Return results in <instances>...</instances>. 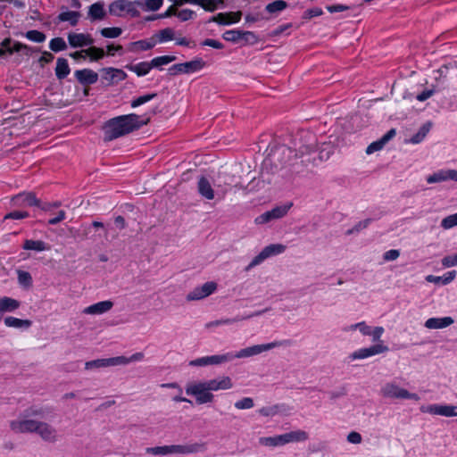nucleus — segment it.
I'll list each match as a JSON object with an SVG mask.
<instances>
[{
  "instance_id": "nucleus-42",
  "label": "nucleus",
  "mask_w": 457,
  "mask_h": 457,
  "mask_svg": "<svg viewBox=\"0 0 457 457\" xmlns=\"http://www.w3.org/2000/svg\"><path fill=\"white\" fill-rule=\"evenodd\" d=\"M287 7V3L283 0H276L266 5L265 10L271 14H277Z\"/></svg>"
},
{
  "instance_id": "nucleus-11",
  "label": "nucleus",
  "mask_w": 457,
  "mask_h": 457,
  "mask_svg": "<svg viewBox=\"0 0 457 457\" xmlns=\"http://www.w3.org/2000/svg\"><path fill=\"white\" fill-rule=\"evenodd\" d=\"M217 289V283L208 281L192 289L186 296L187 301H199L212 295Z\"/></svg>"
},
{
  "instance_id": "nucleus-38",
  "label": "nucleus",
  "mask_w": 457,
  "mask_h": 457,
  "mask_svg": "<svg viewBox=\"0 0 457 457\" xmlns=\"http://www.w3.org/2000/svg\"><path fill=\"white\" fill-rule=\"evenodd\" d=\"M80 14L75 11H65L58 15L61 21H68L71 25L75 26L79 22Z\"/></svg>"
},
{
  "instance_id": "nucleus-15",
  "label": "nucleus",
  "mask_w": 457,
  "mask_h": 457,
  "mask_svg": "<svg viewBox=\"0 0 457 457\" xmlns=\"http://www.w3.org/2000/svg\"><path fill=\"white\" fill-rule=\"evenodd\" d=\"M197 192L206 200H213L217 197L216 188L213 186L212 179L201 176L197 180Z\"/></svg>"
},
{
  "instance_id": "nucleus-63",
  "label": "nucleus",
  "mask_w": 457,
  "mask_h": 457,
  "mask_svg": "<svg viewBox=\"0 0 457 457\" xmlns=\"http://www.w3.org/2000/svg\"><path fill=\"white\" fill-rule=\"evenodd\" d=\"M201 45L202 46H211V47L215 48V49H222L224 47L222 43H220L218 40L212 39V38H207V39L204 40L201 43Z\"/></svg>"
},
{
  "instance_id": "nucleus-9",
  "label": "nucleus",
  "mask_w": 457,
  "mask_h": 457,
  "mask_svg": "<svg viewBox=\"0 0 457 457\" xmlns=\"http://www.w3.org/2000/svg\"><path fill=\"white\" fill-rule=\"evenodd\" d=\"M422 413H428L433 416H442L445 418L457 417V405L431 403L420 406Z\"/></svg>"
},
{
  "instance_id": "nucleus-19",
  "label": "nucleus",
  "mask_w": 457,
  "mask_h": 457,
  "mask_svg": "<svg viewBox=\"0 0 457 457\" xmlns=\"http://www.w3.org/2000/svg\"><path fill=\"white\" fill-rule=\"evenodd\" d=\"M68 41L75 48L92 46L94 43L92 37L85 33H69Z\"/></svg>"
},
{
  "instance_id": "nucleus-41",
  "label": "nucleus",
  "mask_w": 457,
  "mask_h": 457,
  "mask_svg": "<svg viewBox=\"0 0 457 457\" xmlns=\"http://www.w3.org/2000/svg\"><path fill=\"white\" fill-rule=\"evenodd\" d=\"M88 15L92 20H103L105 17V11L102 4L96 3L89 7Z\"/></svg>"
},
{
  "instance_id": "nucleus-64",
  "label": "nucleus",
  "mask_w": 457,
  "mask_h": 457,
  "mask_svg": "<svg viewBox=\"0 0 457 457\" xmlns=\"http://www.w3.org/2000/svg\"><path fill=\"white\" fill-rule=\"evenodd\" d=\"M218 175L221 178H223V179L225 181H227L228 185L229 187H232L233 184H236V179H235V176L233 174H231L230 172H227V171H220L218 173Z\"/></svg>"
},
{
  "instance_id": "nucleus-14",
  "label": "nucleus",
  "mask_w": 457,
  "mask_h": 457,
  "mask_svg": "<svg viewBox=\"0 0 457 457\" xmlns=\"http://www.w3.org/2000/svg\"><path fill=\"white\" fill-rule=\"evenodd\" d=\"M36 428L35 433H37L42 440L49 443H54L58 440V431L52 425L38 420Z\"/></svg>"
},
{
  "instance_id": "nucleus-21",
  "label": "nucleus",
  "mask_w": 457,
  "mask_h": 457,
  "mask_svg": "<svg viewBox=\"0 0 457 457\" xmlns=\"http://www.w3.org/2000/svg\"><path fill=\"white\" fill-rule=\"evenodd\" d=\"M207 386L211 391L228 390L232 388L233 383L229 377L223 376L213 379L206 380Z\"/></svg>"
},
{
  "instance_id": "nucleus-59",
  "label": "nucleus",
  "mask_w": 457,
  "mask_h": 457,
  "mask_svg": "<svg viewBox=\"0 0 457 457\" xmlns=\"http://www.w3.org/2000/svg\"><path fill=\"white\" fill-rule=\"evenodd\" d=\"M384 328L383 327H375V328H371V333H370L369 336H370L372 337V341L373 342H377V344L378 343H382L380 338L382 337V335L384 334Z\"/></svg>"
},
{
  "instance_id": "nucleus-50",
  "label": "nucleus",
  "mask_w": 457,
  "mask_h": 457,
  "mask_svg": "<svg viewBox=\"0 0 457 457\" xmlns=\"http://www.w3.org/2000/svg\"><path fill=\"white\" fill-rule=\"evenodd\" d=\"M156 94H148V95H145V96H141L134 100L131 101V107L132 108H136V107H138L142 104H145L146 103H148L149 101H151L152 99H154V97H156Z\"/></svg>"
},
{
  "instance_id": "nucleus-3",
  "label": "nucleus",
  "mask_w": 457,
  "mask_h": 457,
  "mask_svg": "<svg viewBox=\"0 0 457 457\" xmlns=\"http://www.w3.org/2000/svg\"><path fill=\"white\" fill-rule=\"evenodd\" d=\"M32 416H41V411L33 408L25 411L16 420L10 421L11 429L17 434L35 433L38 420L30 419Z\"/></svg>"
},
{
  "instance_id": "nucleus-13",
  "label": "nucleus",
  "mask_w": 457,
  "mask_h": 457,
  "mask_svg": "<svg viewBox=\"0 0 457 457\" xmlns=\"http://www.w3.org/2000/svg\"><path fill=\"white\" fill-rule=\"evenodd\" d=\"M291 206H292V204L277 206V207L273 208L272 210L268 211V212L261 214L260 216H258L255 219V222L257 224H264L270 220L280 219L287 213V212Z\"/></svg>"
},
{
  "instance_id": "nucleus-6",
  "label": "nucleus",
  "mask_w": 457,
  "mask_h": 457,
  "mask_svg": "<svg viewBox=\"0 0 457 457\" xmlns=\"http://www.w3.org/2000/svg\"><path fill=\"white\" fill-rule=\"evenodd\" d=\"M292 345V341L289 339H284V340H278V341H273L268 344H262V345H252L244 349H241L240 351L237 353H233V359L235 358H248L254 355H258L263 352L271 350L276 347H288Z\"/></svg>"
},
{
  "instance_id": "nucleus-56",
  "label": "nucleus",
  "mask_w": 457,
  "mask_h": 457,
  "mask_svg": "<svg viewBox=\"0 0 457 457\" xmlns=\"http://www.w3.org/2000/svg\"><path fill=\"white\" fill-rule=\"evenodd\" d=\"M108 367L110 366H120L129 364L128 357L126 356H117L106 359Z\"/></svg>"
},
{
  "instance_id": "nucleus-51",
  "label": "nucleus",
  "mask_w": 457,
  "mask_h": 457,
  "mask_svg": "<svg viewBox=\"0 0 457 457\" xmlns=\"http://www.w3.org/2000/svg\"><path fill=\"white\" fill-rule=\"evenodd\" d=\"M108 367L106 359H96L85 363L86 370L100 369Z\"/></svg>"
},
{
  "instance_id": "nucleus-2",
  "label": "nucleus",
  "mask_w": 457,
  "mask_h": 457,
  "mask_svg": "<svg viewBox=\"0 0 457 457\" xmlns=\"http://www.w3.org/2000/svg\"><path fill=\"white\" fill-rule=\"evenodd\" d=\"M148 119L143 120L135 113L120 115L105 122L104 126V139L113 140L127 135L146 124Z\"/></svg>"
},
{
  "instance_id": "nucleus-18",
  "label": "nucleus",
  "mask_w": 457,
  "mask_h": 457,
  "mask_svg": "<svg viewBox=\"0 0 457 457\" xmlns=\"http://www.w3.org/2000/svg\"><path fill=\"white\" fill-rule=\"evenodd\" d=\"M12 204L16 207H28L38 205L39 201L33 193H21L12 198Z\"/></svg>"
},
{
  "instance_id": "nucleus-44",
  "label": "nucleus",
  "mask_w": 457,
  "mask_h": 457,
  "mask_svg": "<svg viewBox=\"0 0 457 457\" xmlns=\"http://www.w3.org/2000/svg\"><path fill=\"white\" fill-rule=\"evenodd\" d=\"M84 54L92 61L102 59L104 56V51L102 48L90 46L89 48L84 50Z\"/></svg>"
},
{
  "instance_id": "nucleus-35",
  "label": "nucleus",
  "mask_w": 457,
  "mask_h": 457,
  "mask_svg": "<svg viewBox=\"0 0 457 457\" xmlns=\"http://www.w3.org/2000/svg\"><path fill=\"white\" fill-rule=\"evenodd\" d=\"M431 128V124L429 122L423 124L419 131L413 135L409 140L406 142L411 144H419L424 140V138L427 137L428 133L429 132Z\"/></svg>"
},
{
  "instance_id": "nucleus-32",
  "label": "nucleus",
  "mask_w": 457,
  "mask_h": 457,
  "mask_svg": "<svg viewBox=\"0 0 457 457\" xmlns=\"http://www.w3.org/2000/svg\"><path fill=\"white\" fill-rule=\"evenodd\" d=\"M21 306L18 300L4 296L0 297V311L4 312H12Z\"/></svg>"
},
{
  "instance_id": "nucleus-12",
  "label": "nucleus",
  "mask_w": 457,
  "mask_h": 457,
  "mask_svg": "<svg viewBox=\"0 0 457 457\" xmlns=\"http://www.w3.org/2000/svg\"><path fill=\"white\" fill-rule=\"evenodd\" d=\"M388 351V347L383 343L373 345L370 347L360 348L351 353L350 358L352 360H361L366 359L374 355H378Z\"/></svg>"
},
{
  "instance_id": "nucleus-61",
  "label": "nucleus",
  "mask_w": 457,
  "mask_h": 457,
  "mask_svg": "<svg viewBox=\"0 0 457 457\" xmlns=\"http://www.w3.org/2000/svg\"><path fill=\"white\" fill-rule=\"evenodd\" d=\"M28 216H29V214L27 212L14 211V212H11L7 213L4 219V220H7V219L21 220V219L27 218Z\"/></svg>"
},
{
  "instance_id": "nucleus-28",
  "label": "nucleus",
  "mask_w": 457,
  "mask_h": 457,
  "mask_svg": "<svg viewBox=\"0 0 457 457\" xmlns=\"http://www.w3.org/2000/svg\"><path fill=\"white\" fill-rule=\"evenodd\" d=\"M309 438L307 432L297 429L284 434L285 445L295 442H304Z\"/></svg>"
},
{
  "instance_id": "nucleus-31",
  "label": "nucleus",
  "mask_w": 457,
  "mask_h": 457,
  "mask_svg": "<svg viewBox=\"0 0 457 457\" xmlns=\"http://www.w3.org/2000/svg\"><path fill=\"white\" fill-rule=\"evenodd\" d=\"M212 183L216 188L217 197L219 199L224 198L226 194L231 188V187L228 185L227 181H225L223 178L220 177L218 174L215 178L212 179Z\"/></svg>"
},
{
  "instance_id": "nucleus-48",
  "label": "nucleus",
  "mask_w": 457,
  "mask_h": 457,
  "mask_svg": "<svg viewBox=\"0 0 457 457\" xmlns=\"http://www.w3.org/2000/svg\"><path fill=\"white\" fill-rule=\"evenodd\" d=\"M441 227L444 229H451L457 226V212L445 217L441 220Z\"/></svg>"
},
{
  "instance_id": "nucleus-23",
  "label": "nucleus",
  "mask_w": 457,
  "mask_h": 457,
  "mask_svg": "<svg viewBox=\"0 0 457 457\" xmlns=\"http://www.w3.org/2000/svg\"><path fill=\"white\" fill-rule=\"evenodd\" d=\"M451 317L429 318L425 321V327L428 329H442L453 324Z\"/></svg>"
},
{
  "instance_id": "nucleus-5",
  "label": "nucleus",
  "mask_w": 457,
  "mask_h": 457,
  "mask_svg": "<svg viewBox=\"0 0 457 457\" xmlns=\"http://www.w3.org/2000/svg\"><path fill=\"white\" fill-rule=\"evenodd\" d=\"M207 385L206 380L189 382L186 385V394L194 396L197 404L212 403L214 399V395L211 393Z\"/></svg>"
},
{
  "instance_id": "nucleus-43",
  "label": "nucleus",
  "mask_w": 457,
  "mask_h": 457,
  "mask_svg": "<svg viewBox=\"0 0 457 457\" xmlns=\"http://www.w3.org/2000/svg\"><path fill=\"white\" fill-rule=\"evenodd\" d=\"M175 60H176V56H174V55H162V56H158V57L152 59V61L150 62H151V66L153 69V68H159L162 65H167Z\"/></svg>"
},
{
  "instance_id": "nucleus-22",
  "label": "nucleus",
  "mask_w": 457,
  "mask_h": 457,
  "mask_svg": "<svg viewBox=\"0 0 457 457\" xmlns=\"http://www.w3.org/2000/svg\"><path fill=\"white\" fill-rule=\"evenodd\" d=\"M103 79L109 83H117L126 79L127 74L120 69L104 68L102 71Z\"/></svg>"
},
{
  "instance_id": "nucleus-29",
  "label": "nucleus",
  "mask_w": 457,
  "mask_h": 457,
  "mask_svg": "<svg viewBox=\"0 0 457 457\" xmlns=\"http://www.w3.org/2000/svg\"><path fill=\"white\" fill-rule=\"evenodd\" d=\"M287 246L282 244H271L262 249L257 257H270L279 255L285 253Z\"/></svg>"
},
{
  "instance_id": "nucleus-26",
  "label": "nucleus",
  "mask_w": 457,
  "mask_h": 457,
  "mask_svg": "<svg viewBox=\"0 0 457 457\" xmlns=\"http://www.w3.org/2000/svg\"><path fill=\"white\" fill-rule=\"evenodd\" d=\"M22 248L26 251L41 253L50 250L51 246L42 240L26 239L22 245Z\"/></svg>"
},
{
  "instance_id": "nucleus-7",
  "label": "nucleus",
  "mask_w": 457,
  "mask_h": 457,
  "mask_svg": "<svg viewBox=\"0 0 457 457\" xmlns=\"http://www.w3.org/2000/svg\"><path fill=\"white\" fill-rule=\"evenodd\" d=\"M137 5H142L139 1L116 0L109 5V12L114 16L120 17L125 13L130 14L132 17L139 16L137 9Z\"/></svg>"
},
{
  "instance_id": "nucleus-53",
  "label": "nucleus",
  "mask_w": 457,
  "mask_h": 457,
  "mask_svg": "<svg viewBox=\"0 0 457 457\" xmlns=\"http://www.w3.org/2000/svg\"><path fill=\"white\" fill-rule=\"evenodd\" d=\"M158 38L160 43H164L174 39V30L170 28L162 29L158 33Z\"/></svg>"
},
{
  "instance_id": "nucleus-37",
  "label": "nucleus",
  "mask_w": 457,
  "mask_h": 457,
  "mask_svg": "<svg viewBox=\"0 0 457 457\" xmlns=\"http://www.w3.org/2000/svg\"><path fill=\"white\" fill-rule=\"evenodd\" d=\"M210 365H220L233 360V353H226L224 354H215L207 356Z\"/></svg>"
},
{
  "instance_id": "nucleus-62",
  "label": "nucleus",
  "mask_w": 457,
  "mask_h": 457,
  "mask_svg": "<svg viewBox=\"0 0 457 457\" xmlns=\"http://www.w3.org/2000/svg\"><path fill=\"white\" fill-rule=\"evenodd\" d=\"M189 366L192 367H205L209 366L207 356H203L200 358H196L188 362Z\"/></svg>"
},
{
  "instance_id": "nucleus-46",
  "label": "nucleus",
  "mask_w": 457,
  "mask_h": 457,
  "mask_svg": "<svg viewBox=\"0 0 457 457\" xmlns=\"http://www.w3.org/2000/svg\"><path fill=\"white\" fill-rule=\"evenodd\" d=\"M100 33L104 37L116 38L121 35L122 29L118 27L104 28L100 30Z\"/></svg>"
},
{
  "instance_id": "nucleus-1",
  "label": "nucleus",
  "mask_w": 457,
  "mask_h": 457,
  "mask_svg": "<svg viewBox=\"0 0 457 457\" xmlns=\"http://www.w3.org/2000/svg\"><path fill=\"white\" fill-rule=\"evenodd\" d=\"M294 149L286 145L276 147L263 162V166L274 164L278 169L289 162L293 157L311 154L315 149V137L311 133H301L296 136L294 141Z\"/></svg>"
},
{
  "instance_id": "nucleus-55",
  "label": "nucleus",
  "mask_w": 457,
  "mask_h": 457,
  "mask_svg": "<svg viewBox=\"0 0 457 457\" xmlns=\"http://www.w3.org/2000/svg\"><path fill=\"white\" fill-rule=\"evenodd\" d=\"M18 280H19V283L25 287H30L31 283H32V278H31L30 274L27 271H22V270L18 271Z\"/></svg>"
},
{
  "instance_id": "nucleus-8",
  "label": "nucleus",
  "mask_w": 457,
  "mask_h": 457,
  "mask_svg": "<svg viewBox=\"0 0 457 457\" xmlns=\"http://www.w3.org/2000/svg\"><path fill=\"white\" fill-rule=\"evenodd\" d=\"M222 37L224 40L228 42H242L243 45L252 46L257 44L260 41L259 37L254 32L240 29L227 30L222 34Z\"/></svg>"
},
{
  "instance_id": "nucleus-27",
  "label": "nucleus",
  "mask_w": 457,
  "mask_h": 457,
  "mask_svg": "<svg viewBox=\"0 0 457 457\" xmlns=\"http://www.w3.org/2000/svg\"><path fill=\"white\" fill-rule=\"evenodd\" d=\"M22 48H26V46L21 43L13 42L11 39H4L0 46V55H10L14 52L21 51Z\"/></svg>"
},
{
  "instance_id": "nucleus-36",
  "label": "nucleus",
  "mask_w": 457,
  "mask_h": 457,
  "mask_svg": "<svg viewBox=\"0 0 457 457\" xmlns=\"http://www.w3.org/2000/svg\"><path fill=\"white\" fill-rule=\"evenodd\" d=\"M128 69L135 72L137 76H145L149 73L152 66L150 62H141L137 64L128 66Z\"/></svg>"
},
{
  "instance_id": "nucleus-54",
  "label": "nucleus",
  "mask_w": 457,
  "mask_h": 457,
  "mask_svg": "<svg viewBox=\"0 0 457 457\" xmlns=\"http://www.w3.org/2000/svg\"><path fill=\"white\" fill-rule=\"evenodd\" d=\"M254 405L253 400L251 397H244L235 403V407L238 410H248Z\"/></svg>"
},
{
  "instance_id": "nucleus-16",
  "label": "nucleus",
  "mask_w": 457,
  "mask_h": 457,
  "mask_svg": "<svg viewBox=\"0 0 457 457\" xmlns=\"http://www.w3.org/2000/svg\"><path fill=\"white\" fill-rule=\"evenodd\" d=\"M242 17V12H220L210 19V22H216L220 25H230L237 23Z\"/></svg>"
},
{
  "instance_id": "nucleus-49",
  "label": "nucleus",
  "mask_w": 457,
  "mask_h": 457,
  "mask_svg": "<svg viewBox=\"0 0 457 457\" xmlns=\"http://www.w3.org/2000/svg\"><path fill=\"white\" fill-rule=\"evenodd\" d=\"M146 453L153 455H169L170 454V445L148 447Z\"/></svg>"
},
{
  "instance_id": "nucleus-25",
  "label": "nucleus",
  "mask_w": 457,
  "mask_h": 457,
  "mask_svg": "<svg viewBox=\"0 0 457 457\" xmlns=\"http://www.w3.org/2000/svg\"><path fill=\"white\" fill-rule=\"evenodd\" d=\"M456 277V271L455 270H450L445 272L442 276H434V275H428L426 276L425 279L427 282L434 283L436 285L439 286H445L450 284Z\"/></svg>"
},
{
  "instance_id": "nucleus-60",
  "label": "nucleus",
  "mask_w": 457,
  "mask_h": 457,
  "mask_svg": "<svg viewBox=\"0 0 457 457\" xmlns=\"http://www.w3.org/2000/svg\"><path fill=\"white\" fill-rule=\"evenodd\" d=\"M177 16L180 21H187L193 19L195 16V12L190 9H183L177 12Z\"/></svg>"
},
{
  "instance_id": "nucleus-4",
  "label": "nucleus",
  "mask_w": 457,
  "mask_h": 457,
  "mask_svg": "<svg viewBox=\"0 0 457 457\" xmlns=\"http://www.w3.org/2000/svg\"><path fill=\"white\" fill-rule=\"evenodd\" d=\"M380 394L383 397L396 400H411L419 402L420 396L417 393L410 392L402 387L395 381H388L380 388Z\"/></svg>"
},
{
  "instance_id": "nucleus-47",
  "label": "nucleus",
  "mask_w": 457,
  "mask_h": 457,
  "mask_svg": "<svg viewBox=\"0 0 457 457\" xmlns=\"http://www.w3.org/2000/svg\"><path fill=\"white\" fill-rule=\"evenodd\" d=\"M67 45L63 38L54 37L49 43V48L54 52H60L65 50Z\"/></svg>"
},
{
  "instance_id": "nucleus-57",
  "label": "nucleus",
  "mask_w": 457,
  "mask_h": 457,
  "mask_svg": "<svg viewBox=\"0 0 457 457\" xmlns=\"http://www.w3.org/2000/svg\"><path fill=\"white\" fill-rule=\"evenodd\" d=\"M370 222V220L367 219L361 221H359L357 224H355L351 229H348L345 234L346 235H352L354 233H359L362 229L366 228Z\"/></svg>"
},
{
  "instance_id": "nucleus-33",
  "label": "nucleus",
  "mask_w": 457,
  "mask_h": 457,
  "mask_svg": "<svg viewBox=\"0 0 457 457\" xmlns=\"http://www.w3.org/2000/svg\"><path fill=\"white\" fill-rule=\"evenodd\" d=\"M259 443L265 446H282L285 445L284 434L274 436H263L259 439Z\"/></svg>"
},
{
  "instance_id": "nucleus-58",
  "label": "nucleus",
  "mask_w": 457,
  "mask_h": 457,
  "mask_svg": "<svg viewBox=\"0 0 457 457\" xmlns=\"http://www.w3.org/2000/svg\"><path fill=\"white\" fill-rule=\"evenodd\" d=\"M385 143L383 142V140L380 138L375 142H372L370 145H368V147L366 148V154H371L375 152H378L379 150H381L384 146H385Z\"/></svg>"
},
{
  "instance_id": "nucleus-52",
  "label": "nucleus",
  "mask_w": 457,
  "mask_h": 457,
  "mask_svg": "<svg viewBox=\"0 0 457 457\" xmlns=\"http://www.w3.org/2000/svg\"><path fill=\"white\" fill-rule=\"evenodd\" d=\"M26 37L33 42L41 43L46 40V35L38 30H29L26 33Z\"/></svg>"
},
{
  "instance_id": "nucleus-20",
  "label": "nucleus",
  "mask_w": 457,
  "mask_h": 457,
  "mask_svg": "<svg viewBox=\"0 0 457 457\" xmlns=\"http://www.w3.org/2000/svg\"><path fill=\"white\" fill-rule=\"evenodd\" d=\"M113 306V303L110 300L101 301L91 304L83 310V313L89 315H101L109 312Z\"/></svg>"
},
{
  "instance_id": "nucleus-10",
  "label": "nucleus",
  "mask_w": 457,
  "mask_h": 457,
  "mask_svg": "<svg viewBox=\"0 0 457 457\" xmlns=\"http://www.w3.org/2000/svg\"><path fill=\"white\" fill-rule=\"evenodd\" d=\"M206 65V62L199 57L189 62L177 63L170 67L169 71L171 75L190 74L201 71Z\"/></svg>"
},
{
  "instance_id": "nucleus-30",
  "label": "nucleus",
  "mask_w": 457,
  "mask_h": 457,
  "mask_svg": "<svg viewBox=\"0 0 457 457\" xmlns=\"http://www.w3.org/2000/svg\"><path fill=\"white\" fill-rule=\"evenodd\" d=\"M4 325L8 328L28 329L31 327L32 322L29 320H21L15 317H6L4 320Z\"/></svg>"
},
{
  "instance_id": "nucleus-34",
  "label": "nucleus",
  "mask_w": 457,
  "mask_h": 457,
  "mask_svg": "<svg viewBox=\"0 0 457 457\" xmlns=\"http://www.w3.org/2000/svg\"><path fill=\"white\" fill-rule=\"evenodd\" d=\"M70 67L68 62L64 58H58L55 67V74L59 79L66 78L70 74Z\"/></svg>"
},
{
  "instance_id": "nucleus-17",
  "label": "nucleus",
  "mask_w": 457,
  "mask_h": 457,
  "mask_svg": "<svg viewBox=\"0 0 457 457\" xmlns=\"http://www.w3.org/2000/svg\"><path fill=\"white\" fill-rule=\"evenodd\" d=\"M170 454L187 455L203 451L204 445L198 443L188 445H170Z\"/></svg>"
},
{
  "instance_id": "nucleus-45",
  "label": "nucleus",
  "mask_w": 457,
  "mask_h": 457,
  "mask_svg": "<svg viewBox=\"0 0 457 457\" xmlns=\"http://www.w3.org/2000/svg\"><path fill=\"white\" fill-rule=\"evenodd\" d=\"M332 153H333V149H332V146L330 145V144L324 143L321 145V146L319 150L318 159L320 162L327 161L330 157Z\"/></svg>"
},
{
  "instance_id": "nucleus-39",
  "label": "nucleus",
  "mask_w": 457,
  "mask_h": 457,
  "mask_svg": "<svg viewBox=\"0 0 457 457\" xmlns=\"http://www.w3.org/2000/svg\"><path fill=\"white\" fill-rule=\"evenodd\" d=\"M156 42L152 38L150 40H138L130 44L131 51H146L152 49Z\"/></svg>"
},
{
  "instance_id": "nucleus-40",
  "label": "nucleus",
  "mask_w": 457,
  "mask_h": 457,
  "mask_svg": "<svg viewBox=\"0 0 457 457\" xmlns=\"http://www.w3.org/2000/svg\"><path fill=\"white\" fill-rule=\"evenodd\" d=\"M445 181H448L447 169L438 170L427 177V182L428 184L441 183Z\"/></svg>"
},
{
  "instance_id": "nucleus-24",
  "label": "nucleus",
  "mask_w": 457,
  "mask_h": 457,
  "mask_svg": "<svg viewBox=\"0 0 457 457\" xmlns=\"http://www.w3.org/2000/svg\"><path fill=\"white\" fill-rule=\"evenodd\" d=\"M75 77L83 85L95 84L98 79V74L89 69L76 71Z\"/></svg>"
}]
</instances>
